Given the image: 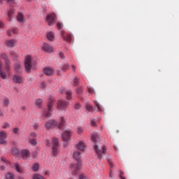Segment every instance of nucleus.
I'll list each match as a JSON object with an SVG mask.
<instances>
[{"label": "nucleus", "instance_id": "obj_1", "mask_svg": "<svg viewBox=\"0 0 179 179\" xmlns=\"http://www.w3.org/2000/svg\"><path fill=\"white\" fill-rule=\"evenodd\" d=\"M73 157L76 160L77 164H73L71 166V169L72 170V174L73 176H76L78 174V171L80 170V157L82 156L80 155V152L78 150H75L73 152Z\"/></svg>", "mask_w": 179, "mask_h": 179}, {"label": "nucleus", "instance_id": "obj_2", "mask_svg": "<svg viewBox=\"0 0 179 179\" xmlns=\"http://www.w3.org/2000/svg\"><path fill=\"white\" fill-rule=\"evenodd\" d=\"M52 107H54V98H52V96H50L48 99V108L44 109L41 117L43 118H50V117H51L52 115L51 111H52Z\"/></svg>", "mask_w": 179, "mask_h": 179}, {"label": "nucleus", "instance_id": "obj_3", "mask_svg": "<svg viewBox=\"0 0 179 179\" xmlns=\"http://www.w3.org/2000/svg\"><path fill=\"white\" fill-rule=\"evenodd\" d=\"M51 145L52 155H53L54 157H57V156H58V152H59L58 150L59 148V139L58 138L53 137L52 138Z\"/></svg>", "mask_w": 179, "mask_h": 179}, {"label": "nucleus", "instance_id": "obj_4", "mask_svg": "<svg viewBox=\"0 0 179 179\" xmlns=\"http://www.w3.org/2000/svg\"><path fill=\"white\" fill-rule=\"evenodd\" d=\"M24 65L27 72H28V73H30V71H31V68L33 66V62H31V56L28 55L25 57Z\"/></svg>", "mask_w": 179, "mask_h": 179}, {"label": "nucleus", "instance_id": "obj_5", "mask_svg": "<svg viewBox=\"0 0 179 179\" xmlns=\"http://www.w3.org/2000/svg\"><path fill=\"white\" fill-rule=\"evenodd\" d=\"M69 104V102L66 101H64V100L58 101L57 108L60 111H66V108H68Z\"/></svg>", "mask_w": 179, "mask_h": 179}, {"label": "nucleus", "instance_id": "obj_6", "mask_svg": "<svg viewBox=\"0 0 179 179\" xmlns=\"http://www.w3.org/2000/svg\"><path fill=\"white\" fill-rule=\"evenodd\" d=\"M94 149L95 153L97 154L99 159H101V156H103V155H106V150H107L106 146H103L101 151V150H100V148H99V145H97L96 144L94 145Z\"/></svg>", "mask_w": 179, "mask_h": 179}, {"label": "nucleus", "instance_id": "obj_7", "mask_svg": "<svg viewBox=\"0 0 179 179\" xmlns=\"http://www.w3.org/2000/svg\"><path fill=\"white\" fill-rule=\"evenodd\" d=\"M45 127L48 130L51 129V128H55V127H58V122L54 120H49L46 121Z\"/></svg>", "mask_w": 179, "mask_h": 179}, {"label": "nucleus", "instance_id": "obj_8", "mask_svg": "<svg viewBox=\"0 0 179 179\" xmlns=\"http://www.w3.org/2000/svg\"><path fill=\"white\" fill-rule=\"evenodd\" d=\"M46 22L48 23L49 26H53L55 22H57V16H55V14L48 15Z\"/></svg>", "mask_w": 179, "mask_h": 179}, {"label": "nucleus", "instance_id": "obj_9", "mask_svg": "<svg viewBox=\"0 0 179 179\" xmlns=\"http://www.w3.org/2000/svg\"><path fill=\"white\" fill-rule=\"evenodd\" d=\"M13 82L21 85L22 83H24V78H23L22 76L15 75L13 77Z\"/></svg>", "mask_w": 179, "mask_h": 179}, {"label": "nucleus", "instance_id": "obj_10", "mask_svg": "<svg viewBox=\"0 0 179 179\" xmlns=\"http://www.w3.org/2000/svg\"><path fill=\"white\" fill-rule=\"evenodd\" d=\"M6 138H8V134L5 131L0 132V143L1 145H6Z\"/></svg>", "mask_w": 179, "mask_h": 179}, {"label": "nucleus", "instance_id": "obj_11", "mask_svg": "<svg viewBox=\"0 0 179 179\" xmlns=\"http://www.w3.org/2000/svg\"><path fill=\"white\" fill-rule=\"evenodd\" d=\"M62 136L64 142H68V141H71V133L69 131H65Z\"/></svg>", "mask_w": 179, "mask_h": 179}, {"label": "nucleus", "instance_id": "obj_12", "mask_svg": "<svg viewBox=\"0 0 179 179\" xmlns=\"http://www.w3.org/2000/svg\"><path fill=\"white\" fill-rule=\"evenodd\" d=\"M43 72L47 76H52V75H54V69H52V68L46 67L44 69Z\"/></svg>", "mask_w": 179, "mask_h": 179}, {"label": "nucleus", "instance_id": "obj_13", "mask_svg": "<svg viewBox=\"0 0 179 179\" xmlns=\"http://www.w3.org/2000/svg\"><path fill=\"white\" fill-rule=\"evenodd\" d=\"M1 57L3 59L6 61V69H9V64H10V61L8 59V55L6 53H2Z\"/></svg>", "mask_w": 179, "mask_h": 179}, {"label": "nucleus", "instance_id": "obj_14", "mask_svg": "<svg viewBox=\"0 0 179 179\" xmlns=\"http://www.w3.org/2000/svg\"><path fill=\"white\" fill-rule=\"evenodd\" d=\"M16 43H17L16 40L10 39V40L6 41L5 44L7 47H15V45H16Z\"/></svg>", "mask_w": 179, "mask_h": 179}, {"label": "nucleus", "instance_id": "obj_15", "mask_svg": "<svg viewBox=\"0 0 179 179\" xmlns=\"http://www.w3.org/2000/svg\"><path fill=\"white\" fill-rule=\"evenodd\" d=\"M43 50L46 52H52V47H51V45L48 43H44L43 46Z\"/></svg>", "mask_w": 179, "mask_h": 179}, {"label": "nucleus", "instance_id": "obj_16", "mask_svg": "<svg viewBox=\"0 0 179 179\" xmlns=\"http://www.w3.org/2000/svg\"><path fill=\"white\" fill-rule=\"evenodd\" d=\"M77 149L78 150H80L81 152H84L85 149H86V146L85 145V143L82 141H80L77 145H76Z\"/></svg>", "mask_w": 179, "mask_h": 179}, {"label": "nucleus", "instance_id": "obj_17", "mask_svg": "<svg viewBox=\"0 0 179 179\" xmlns=\"http://www.w3.org/2000/svg\"><path fill=\"white\" fill-rule=\"evenodd\" d=\"M0 78H1V79H6L7 76H6V73L5 71H3V70L2 69V62L0 60Z\"/></svg>", "mask_w": 179, "mask_h": 179}, {"label": "nucleus", "instance_id": "obj_18", "mask_svg": "<svg viewBox=\"0 0 179 179\" xmlns=\"http://www.w3.org/2000/svg\"><path fill=\"white\" fill-rule=\"evenodd\" d=\"M62 36L66 41H71L72 40V35H71V34L62 32Z\"/></svg>", "mask_w": 179, "mask_h": 179}, {"label": "nucleus", "instance_id": "obj_19", "mask_svg": "<svg viewBox=\"0 0 179 179\" xmlns=\"http://www.w3.org/2000/svg\"><path fill=\"white\" fill-rule=\"evenodd\" d=\"M65 122H66V121L65 120V117H61L60 122H59V125H57L59 129H62V127H64Z\"/></svg>", "mask_w": 179, "mask_h": 179}, {"label": "nucleus", "instance_id": "obj_20", "mask_svg": "<svg viewBox=\"0 0 179 179\" xmlns=\"http://www.w3.org/2000/svg\"><path fill=\"white\" fill-rule=\"evenodd\" d=\"M13 167H14V169H15V170H17V171L18 173H22V171H23V170H22V166L17 162L14 163V166Z\"/></svg>", "mask_w": 179, "mask_h": 179}, {"label": "nucleus", "instance_id": "obj_21", "mask_svg": "<svg viewBox=\"0 0 179 179\" xmlns=\"http://www.w3.org/2000/svg\"><path fill=\"white\" fill-rule=\"evenodd\" d=\"M22 159H27L29 157V155H30V151L28 150H23L22 151Z\"/></svg>", "mask_w": 179, "mask_h": 179}, {"label": "nucleus", "instance_id": "obj_22", "mask_svg": "<svg viewBox=\"0 0 179 179\" xmlns=\"http://www.w3.org/2000/svg\"><path fill=\"white\" fill-rule=\"evenodd\" d=\"M92 140L93 141V142H98L99 141H100V138H99V135H97V134L94 133L92 135Z\"/></svg>", "mask_w": 179, "mask_h": 179}, {"label": "nucleus", "instance_id": "obj_23", "mask_svg": "<svg viewBox=\"0 0 179 179\" xmlns=\"http://www.w3.org/2000/svg\"><path fill=\"white\" fill-rule=\"evenodd\" d=\"M17 20L18 22H20L21 23L23 22L24 20V17L23 16V14L19 13L17 16Z\"/></svg>", "mask_w": 179, "mask_h": 179}, {"label": "nucleus", "instance_id": "obj_24", "mask_svg": "<svg viewBox=\"0 0 179 179\" xmlns=\"http://www.w3.org/2000/svg\"><path fill=\"white\" fill-rule=\"evenodd\" d=\"M66 95L67 100H71V99H72V92L71 90L66 91Z\"/></svg>", "mask_w": 179, "mask_h": 179}, {"label": "nucleus", "instance_id": "obj_25", "mask_svg": "<svg viewBox=\"0 0 179 179\" xmlns=\"http://www.w3.org/2000/svg\"><path fill=\"white\" fill-rule=\"evenodd\" d=\"M47 38L50 41H52L54 40V34L52 32L48 33Z\"/></svg>", "mask_w": 179, "mask_h": 179}, {"label": "nucleus", "instance_id": "obj_26", "mask_svg": "<svg viewBox=\"0 0 179 179\" xmlns=\"http://www.w3.org/2000/svg\"><path fill=\"white\" fill-rule=\"evenodd\" d=\"M15 72H17V73H20V63H17L15 64Z\"/></svg>", "mask_w": 179, "mask_h": 179}, {"label": "nucleus", "instance_id": "obj_27", "mask_svg": "<svg viewBox=\"0 0 179 179\" xmlns=\"http://www.w3.org/2000/svg\"><path fill=\"white\" fill-rule=\"evenodd\" d=\"M43 104V99H37L36 101V105L39 108H41L43 106H41Z\"/></svg>", "mask_w": 179, "mask_h": 179}, {"label": "nucleus", "instance_id": "obj_28", "mask_svg": "<svg viewBox=\"0 0 179 179\" xmlns=\"http://www.w3.org/2000/svg\"><path fill=\"white\" fill-rule=\"evenodd\" d=\"M29 143L34 146H37V141L34 138H29Z\"/></svg>", "mask_w": 179, "mask_h": 179}, {"label": "nucleus", "instance_id": "obj_29", "mask_svg": "<svg viewBox=\"0 0 179 179\" xmlns=\"http://www.w3.org/2000/svg\"><path fill=\"white\" fill-rule=\"evenodd\" d=\"M33 179H45L41 175L35 173L33 176Z\"/></svg>", "mask_w": 179, "mask_h": 179}, {"label": "nucleus", "instance_id": "obj_30", "mask_svg": "<svg viewBox=\"0 0 179 179\" xmlns=\"http://www.w3.org/2000/svg\"><path fill=\"white\" fill-rule=\"evenodd\" d=\"M68 69H69V64H66L62 66V71H64V72H66Z\"/></svg>", "mask_w": 179, "mask_h": 179}, {"label": "nucleus", "instance_id": "obj_31", "mask_svg": "<svg viewBox=\"0 0 179 179\" xmlns=\"http://www.w3.org/2000/svg\"><path fill=\"white\" fill-rule=\"evenodd\" d=\"M39 169L40 166L38 165V164H35L32 167L34 171H38Z\"/></svg>", "mask_w": 179, "mask_h": 179}, {"label": "nucleus", "instance_id": "obj_32", "mask_svg": "<svg viewBox=\"0 0 179 179\" xmlns=\"http://www.w3.org/2000/svg\"><path fill=\"white\" fill-rule=\"evenodd\" d=\"M12 15H13V10H8V16L9 21L12 20Z\"/></svg>", "mask_w": 179, "mask_h": 179}, {"label": "nucleus", "instance_id": "obj_33", "mask_svg": "<svg viewBox=\"0 0 179 179\" xmlns=\"http://www.w3.org/2000/svg\"><path fill=\"white\" fill-rule=\"evenodd\" d=\"M95 107H96L98 111H101V107L100 106V103L97 101H94Z\"/></svg>", "mask_w": 179, "mask_h": 179}, {"label": "nucleus", "instance_id": "obj_34", "mask_svg": "<svg viewBox=\"0 0 179 179\" xmlns=\"http://www.w3.org/2000/svg\"><path fill=\"white\" fill-rule=\"evenodd\" d=\"M6 179H14V176L11 173H8L6 176Z\"/></svg>", "mask_w": 179, "mask_h": 179}, {"label": "nucleus", "instance_id": "obj_35", "mask_svg": "<svg viewBox=\"0 0 179 179\" xmlns=\"http://www.w3.org/2000/svg\"><path fill=\"white\" fill-rule=\"evenodd\" d=\"M19 127H15L13 129V132L15 135H17V134H19Z\"/></svg>", "mask_w": 179, "mask_h": 179}, {"label": "nucleus", "instance_id": "obj_36", "mask_svg": "<svg viewBox=\"0 0 179 179\" xmlns=\"http://www.w3.org/2000/svg\"><path fill=\"white\" fill-rule=\"evenodd\" d=\"M86 109L88 110V111H93V107H92V106L89 105V104H87L86 105Z\"/></svg>", "mask_w": 179, "mask_h": 179}, {"label": "nucleus", "instance_id": "obj_37", "mask_svg": "<svg viewBox=\"0 0 179 179\" xmlns=\"http://www.w3.org/2000/svg\"><path fill=\"white\" fill-rule=\"evenodd\" d=\"M3 104L4 106H9V99L8 98L4 99Z\"/></svg>", "mask_w": 179, "mask_h": 179}, {"label": "nucleus", "instance_id": "obj_38", "mask_svg": "<svg viewBox=\"0 0 179 179\" xmlns=\"http://www.w3.org/2000/svg\"><path fill=\"white\" fill-rule=\"evenodd\" d=\"M36 136H37V134L35 132H31L30 134L29 138H31V139H33V138H36Z\"/></svg>", "mask_w": 179, "mask_h": 179}, {"label": "nucleus", "instance_id": "obj_39", "mask_svg": "<svg viewBox=\"0 0 179 179\" xmlns=\"http://www.w3.org/2000/svg\"><path fill=\"white\" fill-rule=\"evenodd\" d=\"M41 89H45V87H47V84H45V82H42L41 84Z\"/></svg>", "mask_w": 179, "mask_h": 179}, {"label": "nucleus", "instance_id": "obj_40", "mask_svg": "<svg viewBox=\"0 0 179 179\" xmlns=\"http://www.w3.org/2000/svg\"><path fill=\"white\" fill-rule=\"evenodd\" d=\"M8 3H13L15 2V0H5ZM0 3L2 4V0H0Z\"/></svg>", "mask_w": 179, "mask_h": 179}, {"label": "nucleus", "instance_id": "obj_41", "mask_svg": "<svg viewBox=\"0 0 179 179\" xmlns=\"http://www.w3.org/2000/svg\"><path fill=\"white\" fill-rule=\"evenodd\" d=\"M3 128L4 129H6V128H9V123L8 122L4 123V124L3 125Z\"/></svg>", "mask_w": 179, "mask_h": 179}, {"label": "nucleus", "instance_id": "obj_42", "mask_svg": "<svg viewBox=\"0 0 179 179\" xmlns=\"http://www.w3.org/2000/svg\"><path fill=\"white\" fill-rule=\"evenodd\" d=\"M57 29H58L59 30H61V29H62V24L58 22V23L57 24Z\"/></svg>", "mask_w": 179, "mask_h": 179}, {"label": "nucleus", "instance_id": "obj_43", "mask_svg": "<svg viewBox=\"0 0 179 179\" xmlns=\"http://www.w3.org/2000/svg\"><path fill=\"white\" fill-rule=\"evenodd\" d=\"M87 90L89 93H94V90L92 87H88Z\"/></svg>", "mask_w": 179, "mask_h": 179}, {"label": "nucleus", "instance_id": "obj_44", "mask_svg": "<svg viewBox=\"0 0 179 179\" xmlns=\"http://www.w3.org/2000/svg\"><path fill=\"white\" fill-rule=\"evenodd\" d=\"M82 132H83V128L79 127L78 128V134H82Z\"/></svg>", "mask_w": 179, "mask_h": 179}, {"label": "nucleus", "instance_id": "obj_45", "mask_svg": "<svg viewBox=\"0 0 179 179\" xmlns=\"http://www.w3.org/2000/svg\"><path fill=\"white\" fill-rule=\"evenodd\" d=\"M74 108L76 110H79V108H80V103H76L74 106Z\"/></svg>", "mask_w": 179, "mask_h": 179}, {"label": "nucleus", "instance_id": "obj_46", "mask_svg": "<svg viewBox=\"0 0 179 179\" xmlns=\"http://www.w3.org/2000/svg\"><path fill=\"white\" fill-rule=\"evenodd\" d=\"M91 124L92 127H96V122L94 121V119H91Z\"/></svg>", "mask_w": 179, "mask_h": 179}, {"label": "nucleus", "instance_id": "obj_47", "mask_svg": "<svg viewBox=\"0 0 179 179\" xmlns=\"http://www.w3.org/2000/svg\"><path fill=\"white\" fill-rule=\"evenodd\" d=\"M82 93V87H79L77 89V94H80Z\"/></svg>", "mask_w": 179, "mask_h": 179}, {"label": "nucleus", "instance_id": "obj_48", "mask_svg": "<svg viewBox=\"0 0 179 179\" xmlns=\"http://www.w3.org/2000/svg\"><path fill=\"white\" fill-rule=\"evenodd\" d=\"M45 143H46V146H51V144L50 143V140L49 139H46L45 141Z\"/></svg>", "mask_w": 179, "mask_h": 179}, {"label": "nucleus", "instance_id": "obj_49", "mask_svg": "<svg viewBox=\"0 0 179 179\" xmlns=\"http://www.w3.org/2000/svg\"><path fill=\"white\" fill-rule=\"evenodd\" d=\"M78 82H79V80L76 78H74V85L76 86L78 85Z\"/></svg>", "mask_w": 179, "mask_h": 179}, {"label": "nucleus", "instance_id": "obj_50", "mask_svg": "<svg viewBox=\"0 0 179 179\" xmlns=\"http://www.w3.org/2000/svg\"><path fill=\"white\" fill-rule=\"evenodd\" d=\"M124 173H122V171H120V179H125V178H124Z\"/></svg>", "mask_w": 179, "mask_h": 179}, {"label": "nucleus", "instance_id": "obj_51", "mask_svg": "<svg viewBox=\"0 0 179 179\" xmlns=\"http://www.w3.org/2000/svg\"><path fill=\"white\" fill-rule=\"evenodd\" d=\"M17 31H18L17 28L13 29V33L16 34V33H17Z\"/></svg>", "mask_w": 179, "mask_h": 179}, {"label": "nucleus", "instance_id": "obj_52", "mask_svg": "<svg viewBox=\"0 0 179 179\" xmlns=\"http://www.w3.org/2000/svg\"><path fill=\"white\" fill-rule=\"evenodd\" d=\"M59 55H60L61 58H63V59L65 58V56L64 55V53L60 52Z\"/></svg>", "mask_w": 179, "mask_h": 179}, {"label": "nucleus", "instance_id": "obj_53", "mask_svg": "<svg viewBox=\"0 0 179 179\" xmlns=\"http://www.w3.org/2000/svg\"><path fill=\"white\" fill-rule=\"evenodd\" d=\"M2 27H3V23L0 21V29H2Z\"/></svg>", "mask_w": 179, "mask_h": 179}, {"label": "nucleus", "instance_id": "obj_54", "mask_svg": "<svg viewBox=\"0 0 179 179\" xmlns=\"http://www.w3.org/2000/svg\"><path fill=\"white\" fill-rule=\"evenodd\" d=\"M108 163H109L110 167H114V165L113 164V163H111V162H110V160H108Z\"/></svg>", "mask_w": 179, "mask_h": 179}, {"label": "nucleus", "instance_id": "obj_55", "mask_svg": "<svg viewBox=\"0 0 179 179\" xmlns=\"http://www.w3.org/2000/svg\"><path fill=\"white\" fill-rule=\"evenodd\" d=\"M71 68L74 71H75V69H76V67L75 66V65H72Z\"/></svg>", "mask_w": 179, "mask_h": 179}, {"label": "nucleus", "instance_id": "obj_56", "mask_svg": "<svg viewBox=\"0 0 179 179\" xmlns=\"http://www.w3.org/2000/svg\"><path fill=\"white\" fill-rule=\"evenodd\" d=\"M8 34L9 36H12V33L10 32V31H8Z\"/></svg>", "mask_w": 179, "mask_h": 179}, {"label": "nucleus", "instance_id": "obj_57", "mask_svg": "<svg viewBox=\"0 0 179 179\" xmlns=\"http://www.w3.org/2000/svg\"><path fill=\"white\" fill-rule=\"evenodd\" d=\"M1 170H5V166H1Z\"/></svg>", "mask_w": 179, "mask_h": 179}, {"label": "nucleus", "instance_id": "obj_58", "mask_svg": "<svg viewBox=\"0 0 179 179\" xmlns=\"http://www.w3.org/2000/svg\"><path fill=\"white\" fill-rule=\"evenodd\" d=\"M1 160H2V162H3L4 163H5V162H6V159H4V158H1Z\"/></svg>", "mask_w": 179, "mask_h": 179}, {"label": "nucleus", "instance_id": "obj_59", "mask_svg": "<svg viewBox=\"0 0 179 179\" xmlns=\"http://www.w3.org/2000/svg\"><path fill=\"white\" fill-rule=\"evenodd\" d=\"M21 108L22 110H26V106H22Z\"/></svg>", "mask_w": 179, "mask_h": 179}, {"label": "nucleus", "instance_id": "obj_60", "mask_svg": "<svg viewBox=\"0 0 179 179\" xmlns=\"http://www.w3.org/2000/svg\"><path fill=\"white\" fill-rule=\"evenodd\" d=\"M110 177L113 178V172L112 171H110Z\"/></svg>", "mask_w": 179, "mask_h": 179}, {"label": "nucleus", "instance_id": "obj_61", "mask_svg": "<svg viewBox=\"0 0 179 179\" xmlns=\"http://www.w3.org/2000/svg\"><path fill=\"white\" fill-rule=\"evenodd\" d=\"M0 115H3L2 113L1 112V110H0Z\"/></svg>", "mask_w": 179, "mask_h": 179}, {"label": "nucleus", "instance_id": "obj_62", "mask_svg": "<svg viewBox=\"0 0 179 179\" xmlns=\"http://www.w3.org/2000/svg\"><path fill=\"white\" fill-rule=\"evenodd\" d=\"M34 128H35V129H36V128H37V126H36V125H35V126L34 127Z\"/></svg>", "mask_w": 179, "mask_h": 179}, {"label": "nucleus", "instance_id": "obj_63", "mask_svg": "<svg viewBox=\"0 0 179 179\" xmlns=\"http://www.w3.org/2000/svg\"><path fill=\"white\" fill-rule=\"evenodd\" d=\"M45 176H47L48 174V173L45 172Z\"/></svg>", "mask_w": 179, "mask_h": 179}, {"label": "nucleus", "instance_id": "obj_64", "mask_svg": "<svg viewBox=\"0 0 179 179\" xmlns=\"http://www.w3.org/2000/svg\"><path fill=\"white\" fill-rule=\"evenodd\" d=\"M27 1H30V0H27Z\"/></svg>", "mask_w": 179, "mask_h": 179}]
</instances>
